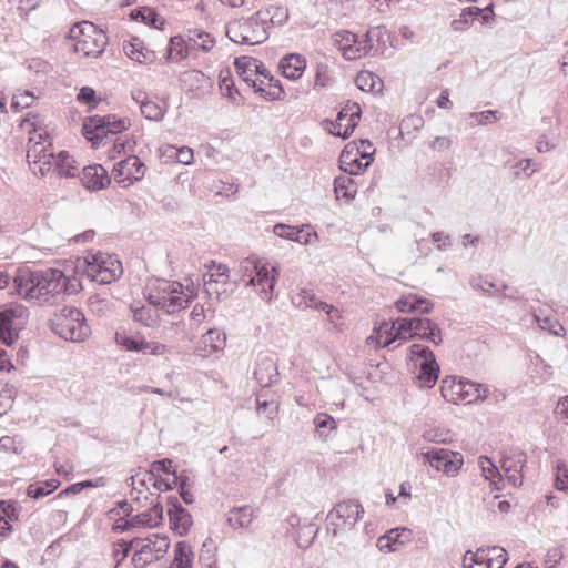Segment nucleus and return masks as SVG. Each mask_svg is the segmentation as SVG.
<instances>
[{"instance_id": "obj_41", "label": "nucleus", "mask_w": 568, "mask_h": 568, "mask_svg": "<svg viewBox=\"0 0 568 568\" xmlns=\"http://www.w3.org/2000/svg\"><path fill=\"white\" fill-rule=\"evenodd\" d=\"M219 88L221 94L227 98L232 103L240 104L242 97L240 91L236 89L234 80L229 70H222L219 74Z\"/></svg>"}, {"instance_id": "obj_60", "label": "nucleus", "mask_w": 568, "mask_h": 568, "mask_svg": "<svg viewBox=\"0 0 568 568\" xmlns=\"http://www.w3.org/2000/svg\"><path fill=\"white\" fill-rule=\"evenodd\" d=\"M499 118L500 116L498 115V112L493 110L476 112L469 115L471 123L477 125H484L487 123L495 122L499 120Z\"/></svg>"}, {"instance_id": "obj_42", "label": "nucleus", "mask_w": 568, "mask_h": 568, "mask_svg": "<svg viewBox=\"0 0 568 568\" xmlns=\"http://www.w3.org/2000/svg\"><path fill=\"white\" fill-rule=\"evenodd\" d=\"M194 552L186 541H179L174 548V557L170 568H192Z\"/></svg>"}, {"instance_id": "obj_39", "label": "nucleus", "mask_w": 568, "mask_h": 568, "mask_svg": "<svg viewBox=\"0 0 568 568\" xmlns=\"http://www.w3.org/2000/svg\"><path fill=\"white\" fill-rule=\"evenodd\" d=\"M170 526L180 536L189 532L192 526L191 515L182 507L174 506L169 510Z\"/></svg>"}, {"instance_id": "obj_52", "label": "nucleus", "mask_w": 568, "mask_h": 568, "mask_svg": "<svg viewBox=\"0 0 568 568\" xmlns=\"http://www.w3.org/2000/svg\"><path fill=\"white\" fill-rule=\"evenodd\" d=\"M154 305H143L140 308L133 311V317L136 322L142 323L145 326H151L155 324L159 320V315L154 310Z\"/></svg>"}, {"instance_id": "obj_51", "label": "nucleus", "mask_w": 568, "mask_h": 568, "mask_svg": "<svg viewBox=\"0 0 568 568\" xmlns=\"http://www.w3.org/2000/svg\"><path fill=\"white\" fill-rule=\"evenodd\" d=\"M471 284L475 288H479L488 294H496L500 290L507 288L504 283L496 282L491 276H478L471 280Z\"/></svg>"}, {"instance_id": "obj_35", "label": "nucleus", "mask_w": 568, "mask_h": 568, "mask_svg": "<svg viewBox=\"0 0 568 568\" xmlns=\"http://www.w3.org/2000/svg\"><path fill=\"white\" fill-rule=\"evenodd\" d=\"M410 537L408 529H393L377 539V547L381 551H397Z\"/></svg>"}, {"instance_id": "obj_64", "label": "nucleus", "mask_w": 568, "mask_h": 568, "mask_svg": "<svg viewBox=\"0 0 568 568\" xmlns=\"http://www.w3.org/2000/svg\"><path fill=\"white\" fill-rule=\"evenodd\" d=\"M557 418L568 427V396L561 398L555 408Z\"/></svg>"}, {"instance_id": "obj_15", "label": "nucleus", "mask_w": 568, "mask_h": 568, "mask_svg": "<svg viewBox=\"0 0 568 568\" xmlns=\"http://www.w3.org/2000/svg\"><path fill=\"white\" fill-rule=\"evenodd\" d=\"M247 263L252 265V272L254 273L251 275L250 283L256 287L263 300L270 301L278 275L277 270L262 260H247Z\"/></svg>"}, {"instance_id": "obj_55", "label": "nucleus", "mask_w": 568, "mask_h": 568, "mask_svg": "<svg viewBox=\"0 0 568 568\" xmlns=\"http://www.w3.org/2000/svg\"><path fill=\"white\" fill-rule=\"evenodd\" d=\"M140 110L146 119L153 121H159L164 115L163 106L151 100L142 101L140 104Z\"/></svg>"}, {"instance_id": "obj_38", "label": "nucleus", "mask_w": 568, "mask_h": 568, "mask_svg": "<svg viewBox=\"0 0 568 568\" xmlns=\"http://www.w3.org/2000/svg\"><path fill=\"white\" fill-rule=\"evenodd\" d=\"M258 18L267 26H281L288 19V10L282 4H271L257 12Z\"/></svg>"}, {"instance_id": "obj_40", "label": "nucleus", "mask_w": 568, "mask_h": 568, "mask_svg": "<svg viewBox=\"0 0 568 568\" xmlns=\"http://www.w3.org/2000/svg\"><path fill=\"white\" fill-rule=\"evenodd\" d=\"M192 52L189 39L182 36H174L170 39L166 58L172 62H180L186 59Z\"/></svg>"}, {"instance_id": "obj_63", "label": "nucleus", "mask_w": 568, "mask_h": 568, "mask_svg": "<svg viewBox=\"0 0 568 568\" xmlns=\"http://www.w3.org/2000/svg\"><path fill=\"white\" fill-rule=\"evenodd\" d=\"M314 424H315L316 428L320 430L326 429V428L328 430H334L336 428L335 419L332 416L324 414V413H320L315 416Z\"/></svg>"}, {"instance_id": "obj_3", "label": "nucleus", "mask_w": 568, "mask_h": 568, "mask_svg": "<svg viewBox=\"0 0 568 568\" xmlns=\"http://www.w3.org/2000/svg\"><path fill=\"white\" fill-rule=\"evenodd\" d=\"M193 297L192 290L174 281L158 278L151 281L146 286L149 303L165 310L166 313H175L186 307Z\"/></svg>"}, {"instance_id": "obj_34", "label": "nucleus", "mask_w": 568, "mask_h": 568, "mask_svg": "<svg viewBox=\"0 0 568 568\" xmlns=\"http://www.w3.org/2000/svg\"><path fill=\"white\" fill-rule=\"evenodd\" d=\"M306 68V60L301 54H288L280 62L282 74L291 80L300 79Z\"/></svg>"}, {"instance_id": "obj_44", "label": "nucleus", "mask_w": 568, "mask_h": 568, "mask_svg": "<svg viewBox=\"0 0 568 568\" xmlns=\"http://www.w3.org/2000/svg\"><path fill=\"white\" fill-rule=\"evenodd\" d=\"M254 518V509L250 506L233 508L229 513L227 521L233 528H245Z\"/></svg>"}, {"instance_id": "obj_21", "label": "nucleus", "mask_w": 568, "mask_h": 568, "mask_svg": "<svg viewBox=\"0 0 568 568\" xmlns=\"http://www.w3.org/2000/svg\"><path fill=\"white\" fill-rule=\"evenodd\" d=\"M206 272L203 275L205 291L211 295L219 296L225 292V286L230 283V271L224 264L211 261L205 265Z\"/></svg>"}, {"instance_id": "obj_27", "label": "nucleus", "mask_w": 568, "mask_h": 568, "mask_svg": "<svg viewBox=\"0 0 568 568\" xmlns=\"http://www.w3.org/2000/svg\"><path fill=\"white\" fill-rule=\"evenodd\" d=\"M125 55L141 64L152 63L155 60V52L146 48L143 40L138 37H131L123 42Z\"/></svg>"}, {"instance_id": "obj_11", "label": "nucleus", "mask_w": 568, "mask_h": 568, "mask_svg": "<svg viewBox=\"0 0 568 568\" xmlns=\"http://www.w3.org/2000/svg\"><path fill=\"white\" fill-rule=\"evenodd\" d=\"M39 285H37V302L47 301L61 292H72L75 286L65 273L58 268H48L37 272Z\"/></svg>"}, {"instance_id": "obj_6", "label": "nucleus", "mask_w": 568, "mask_h": 568, "mask_svg": "<svg viewBox=\"0 0 568 568\" xmlns=\"http://www.w3.org/2000/svg\"><path fill=\"white\" fill-rule=\"evenodd\" d=\"M170 539L164 534H152L145 538H134L130 541L133 550L132 561L143 568L148 564L164 557L170 548Z\"/></svg>"}, {"instance_id": "obj_53", "label": "nucleus", "mask_w": 568, "mask_h": 568, "mask_svg": "<svg viewBox=\"0 0 568 568\" xmlns=\"http://www.w3.org/2000/svg\"><path fill=\"white\" fill-rule=\"evenodd\" d=\"M36 101V95L28 90H18L11 100V109L14 112H19L26 108H29Z\"/></svg>"}, {"instance_id": "obj_17", "label": "nucleus", "mask_w": 568, "mask_h": 568, "mask_svg": "<svg viewBox=\"0 0 568 568\" xmlns=\"http://www.w3.org/2000/svg\"><path fill=\"white\" fill-rule=\"evenodd\" d=\"M145 172V164L136 155H129L118 162L112 169L114 181L122 187H129L135 182L141 181Z\"/></svg>"}, {"instance_id": "obj_22", "label": "nucleus", "mask_w": 568, "mask_h": 568, "mask_svg": "<svg viewBox=\"0 0 568 568\" xmlns=\"http://www.w3.org/2000/svg\"><path fill=\"white\" fill-rule=\"evenodd\" d=\"M162 521L163 508L158 504L144 513L130 517L129 519L124 520V524L118 521L115 528L120 530H125L130 527L154 528L161 525Z\"/></svg>"}, {"instance_id": "obj_20", "label": "nucleus", "mask_w": 568, "mask_h": 568, "mask_svg": "<svg viewBox=\"0 0 568 568\" xmlns=\"http://www.w3.org/2000/svg\"><path fill=\"white\" fill-rule=\"evenodd\" d=\"M115 342L119 346L129 352L151 355H163L166 353V346L164 344L155 341L148 342L143 337L131 335L125 331H118L115 333Z\"/></svg>"}, {"instance_id": "obj_37", "label": "nucleus", "mask_w": 568, "mask_h": 568, "mask_svg": "<svg viewBox=\"0 0 568 568\" xmlns=\"http://www.w3.org/2000/svg\"><path fill=\"white\" fill-rule=\"evenodd\" d=\"M334 192L336 200H343L345 203H349L355 199L357 193V184L349 174H343L335 179Z\"/></svg>"}, {"instance_id": "obj_23", "label": "nucleus", "mask_w": 568, "mask_h": 568, "mask_svg": "<svg viewBox=\"0 0 568 568\" xmlns=\"http://www.w3.org/2000/svg\"><path fill=\"white\" fill-rule=\"evenodd\" d=\"M250 88L254 89V91L262 98L270 101L280 100L284 95V90L280 83V80L274 79L267 69L262 72L261 77L254 78V81Z\"/></svg>"}, {"instance_id": "obj_54", "label": "nucleus", "mask_w": 568, "mask_h": 568, "mask_svg": "<svg viewBox=\"0 0 568 568\" xmlns=\"http://www.w3.org/2000/svg\"><path fill=\"white\" fill-rule=\"evenodd\" d=\"M396 341L413 338V318H397L393 322Z\"/></svg>"}, {"instance_id": "obj_7", "label": "nucleus", "mask_w": 568, "mask_h": 568, "mask_svg": "<svg viewBox=\"0 0 568 568\" xmlns=\"http://www.w3.org/2000/svg\"><path fill=\"white\" fill-rule=\"evenodd\" d=\"M375 148L367 140L352 141L339 155L341 169L349 175H356L372 163Z\"/></svg>"}, {"instance_id": "obj_45", "label": "nucleus", "mask_w": 568, "mask_h": 568, "mask_svg": "<svg viewBox=\"0 0 568 568\" xmlns=\"http://www.w3.org/2000/svg\"><path fill=\"white\" fill-rule=\"evenodd\" d=\"M61 483L58 479L51 478L30 484L27 488V496L30 498H42L55 491Z\"/></svg>"}, {"instance_id": "obj_43", "label": "nucleus", "mask_w": 568, "mask_h": 568, "mask_svg": "<svg viewBox=\"0 0 568 568\" xmlns=\"http://www.w3.org/2000/svg\"><path fill=\"white\" fill-rule=\"evenodd\" d=\"M357 88L364 92H381L383 88L382 79L372 71L362 70L355 78Z\"/></svg>"}, {"instance_id": "obj_13", "label": "nucleus", "mask_w": 568, "mask_h": 568, "mask_svg": "<svg viewBox=\"0 0 568 568\" xmlns=\"http://www.w3.org/2000/svg\"><path fill=\"white\" fill-rule=\"evenodd\" d=\"M28 310L21 304H10L0 310V341L12 344L28 321Z\"/></svg>"}, {"instance_id": "obj_4", "label": "nucleus", "mask_w": 568, "mask_h": 568, "mask_svg": "<svg viewBox=\"0 0 568 568\" xmlns=\"http://www.w3.org/2000/svg\"><path fill=\"white\" fill-rule=\"evenodd\" d=\"M84 272L88 277L99 284H110L123 274L122 262L114 254L89 252L84 256Z\"/></svg>"}, {"instance_id": "obj_32", "label": "nucleus", "mask_w": 568, "mask_h": 568, "mask_svg": "<svg viewBox=\"0 0 568 568\" xmlns=\"http://www.w3.org/2000/svg\"><path fill=\"white\" fill-rule=\"evenodd\" d=\"M13 282L18 295L28 301H37V285H39L37 272L20 271Z\"/></svg>"}, {"instance_id": "obj_8", "label": "nucleus", "mask_w": 568, "mask_h": 568, "mask_svg": "<svg viewBox=\"0 0 568 568\" xmlns=\"http://www.w3.org/2000/svg\"><path fill=\"white\" fill-rule=\"evenodd\" d=\"M409 358L417 371L416 377L420 387H433L439 374V365L433 352L425 345L413 344L409 347Z\"/></svg>"}, {"instance_id": "obj_24", "label": "nucleus", "mask_w": 568, "mask_h": 568, "mask_svg": "<svg viewBox=\"0 0 568 568\" xmlns=\"http://www.w3.org/2000/svg\"><path fill=\"white\" fill-rule=\"evenodd\" d=\"M226 337L220 329H209L199 339L195 352L201 357H209L224 349Z\"/></svg>"}, {"instance_id": "obj_31", "label": "nucleus", "mask_w": 568, "mask_h": 568, "mask_svg": "<svg viewBox=\"0 0 568 568\" xmlns=\"http://www.w3.org/2000/svg\"><path fill=\"white\" fill-rule=\"evenodd\" d=\"M103 121L101 115L89 116L83 121L82 134L93 148H98L108 138Z\"/></svg>"}, {"instance_id": "obj_25", "label": "nucleus", "mask_w": 568, "mask_h": 568, "mask_svg": "<svg viewBox=\"0 0 568 568\" xmlns=\"http://www.w3.org/2000/svg\"><path fill=\"white\" fill-rule=\"evenodd\" d=\"M234 65L240 79L248 87L252 85L254 78L261 77L266 69L260 60L246 55L236 58Z\"/></svg>"}, {"instance_id": "obj_28", "label": "nucleus", "mask_w": 568, "mask_h": 568, "mask_svg": "<svg viewBox=\"0 0 568 568\" xmlns=\"http://www.w3.org/2000/svg\"><path fill=\"white\" fill-rule=\"evenodd\" d=\"M81 181L89 190H102L111 183L106 170L100 165H88L82 171Z\"/></svg>"}, {"instance_id": "obj_29", "label": "nucleus", "mask_w": 568, "mask_h": 568, "mask_svg": "<svg viewBox=\"0 0 568 568\" xmlns=\"http://www.w3.org/2000/svg\"><path fill=\"white\" fill-rule=\"evenodd\" d=\"M525 464V455L523 453H516L513 456H507L501 460V468L508 483L518 487L523 484V468Z\"/></svg>"}, {"instance_id": "obj_2", "label": "nucleus", "mask_w": 568, "mask_h": 568, "mask_svg": "<svg viewBox=\"0 0 568 568\" xmlns=\"http://www.w3.org/2000/svg\"><path fill=\"white\" fill-rule=\"evenodd\" d=\"M72 52L79 59H98L105 51L109 39L106 33L90 21L74 23L68 33Z\"/></svg>"}, {"instance_id": "obj_58", "label": "nucleus", "mask_w": 568, "mask_h": 568, "mask_svg": "<svg viewBox=\"0 0 568 568\" xmlns=\"http://www.w3.org/2000/svg\"><path fill=\"white\" fill-rule=\"evenodd\" d=\"M555 487L560 491L568 493V464L558 462L555 468Z\"/></svg>"}, {"instance_id": "obj_33", "label": "nucleus", "mask_w": 568, "mask_h": 568, "mask_svg": "<svg viewBox=\"0 0 568 568\" xmlns=\"http://www.w3.org/2000/svg\"><path fill=\"white\" fill-rule=\"evenodd\" d=\"M425 338L434 344L442 342L440 329L428 318H413V338Z\"/></svg>"}, {"instance_id": "obj_19", "label": "nucleus", "mask_w": 568, "mask_h": 568, "mask_svg": "<svg viewBox=\"0 0 568 568\" xmlns=\"http://www.w3.org/2000/svg\"><path fill=\"white\" fill-rule=\"evenodd\" d=\"M426 457L432 467L448 476H456L464 465L460 453L445 448L432 449Z\"/></svg>"}, {"instance_id": "obj_57", "label": "nucleus", "mask_w": 568, "mask_h": 568, "mask_svg": "<svg viewBox=\"0 0 568 568\" xmlns=\"http://www.w3.org/2000/svg\"><path fill=\"white\" fill-rule=\"evenodd\" d=\"M334 78L332 70L326 63H318L316 67L315 87L316 88H328L333 84Z\"/></svg>"}, {"instance_id": "obj_5", "label": "nucleus", "mask_w": 568, "mask_h": 568, "mask_svg": "<svg viewBox=\"0 0 568 568\" xmlns=\"http://www.w3.org/2000/svg\"><path fill=\"white\" fill-rule=\"evenodd\" d=\"M50 322L52 331L65 341L81 342L90 334L84 315L75 307L61 308Z\"/></svg>"}, {"instance_id": "obj_1", "label": "nucleus", "mask_w": 568, "mask_h": 568, "mask_svg": "<svg viewBox=\"0 0 568 568\" xmlns=\"http://www.w3.org/2000/svg\"><path fill=\"white\" fill-rule=\"evenodd\" d=\"M20 128L29 135L27 160L34 173L41 175L54 170L61 176H74L79 165L73 156L61 151L53 153L52 141L44 119L39 114L28 113Z\"/></svg>"}, {"instance_id": "obj_61", "label": "nucleus", "mask_w": 568, "mask_h": 568, "mask_svg": "<svg viewBox=\"0 0 568 568\" xmlns=\"http://www.w3.org/2000/svg\"><path fill=\"white\" fill-rule=\"evenodd\" d=\"M0 516L9 519V524L12 521H17L19 518V511L17 509L16 503L12 500H1L0 501Z\"/></svg>"}, {"instance_id": "obj_36", "label": "nucleus", "mask_w": 568, "mask_h": 568, "mask_svg": "<svg viewBox=\"0 0 568 568\" xmlns=\"http://www.w3.org/2000/svg\"><path fill=\"white\" fill-rule=\"evenodd\" d=\"M396 342L393 322H382L367 338V344L374 347H386Z\"/></svg>"}, {"instance_id": "obj_12", "label": "nucleus", "mask_w": 568, "mask_h": 568, "mask_svg": "<svg viewBox=\"0 0 568 568\" xmlns=\"http://www.w3.org/2000/svg\"><path fill=\"white\" fill-rule=\"evenodd\" d=\"M364 508L358 500L347 499L335 505L328 513L327 519L333 527V534L352 529L363 517Z\"/></svg>"}, {"instance_id": "obj_18", "label": "nucleus", "mask_w": 568, "mask_h": 568, "mask_svg": "<svg viewBox=\"0 0 568 568\" xmlns=\"http://www.w3.org/2000/svg\"><path fill=\"white\" fill-rule=\"evenodd\" d=\"M361 113L357 103L347 102L338 112L336 120L329 123V133L342 139L349 138L361 120Z\"/></svg>"}, {"instance_id": "obj_10", "label": "nucleus", "mask_w": 568, "mask_h": 568, "mask_svg": "<svg viewBox=\"0 0 568 568\" xmlns=\"http://www.w3.org/2000/svg\"><path fill=\"white\" fill-rule=\"evenodd\" d=\"M440 394L446 402L457 405H468L481 397L478 384L455 376H446L442 379Z\"/></svg>"}, {"instance_id": "obj_9", "label": "nucleus", "mask_w": 568, "mask_h": 568, "mask_svg": "<svg viewBox=\"0 0 568 568\" xmlns=\"http://www.w3.org/2000/svg\"><path fill=\"white\" fill-rule=\"evenodd\" d=\"M227 36L236 43L254 45L264 42L268 38V30L267 26L255 13L248 19L230 23Z\"/></svg>"}, {"instance_id": "obj_30", "label": "nucleus", "mask_w": 568, "mask_h": 568, "mask_svg": "<svg viewBox=\"0 0 568 568\" xmlns=\"http://www.w3.org/2000/svg\"><path fill=\"white\" fill-rule=\"evenodd\" d=\"M293 301L298 307L304 306L325 311L331 321L338 317V310L332 305L321 302L311 288H301V291L293 297Z\"/></svg>"}, {"instance_id": "obj_49", "label": "nucleus", "mask_w": 568, "mask_h": 568, "mask_svg": "<svg viewBox=\"0 0 568 568\" xmlns=\"http://www.w3.org/2000/svg\"><path fill=\"white\" fill-rule=\"evenodd\" d=\"M106 134L119 135L131 126V120L126 116H119L116 114L103 115Z\"/></svg>"}, {"instance_id": "obj_16", "label": "nucleus", "mask_w": 568, "mask_h": 568, "mask_svg": "<svg viewBox=\"0 0 568 568\" xmlns=\"http://www.w3.org/2000/svg\"><path fill=\"white\" fill-rule=\"evenodd\" d=\"M507 561V551L501 547L479 548L464 556L465 568H503Z\"/></svg>"}, {"instance_id": "obj_46", "label": "nucleus", "mask_w": 568, "mask_h": 568, "mask_svg": "<svg viewBox=\"0 0 568 568\" xmlns=\"http://www.w3.org/2000/svg\"><path fill=\"white\" fill-rule=\"evenodd\" d=\"M135 140L129 135H118L106 151L110 160H115L126 152H132L135 148Z\"/></svg>"}, {"instance_id": "obj_26", "label": "nucleus", "mask_w": 568, "mask_h": 568, "mask_svg": "<svg viewBox=\"0 0 568 568\" xmlns=\"http://www.w3.org/2000/svg\"><path fill=\"white\" fill-rule=\"evenodd\" d=\"M395 307L400 313H429L433 308V303L415 293L403 294L396 302Z\"/></svg>"}, {"instance_id": "obj_62", "label": "nucleus", "mask_w": 568, "mask_h": 568, "mask_svg": "<svg viewBox=\"0 0 568 568\" xmlns=\"http://www.w3.org/2000/svg\"><path fill=\"white\" fill-rule=\"evenodd\" d=\"M130 550H132L130 542H126L124 540L114 542L112 545V556L116 565H119L122 560H124L128 557Z\"/></svg>"}, {"instance_id": "obj_14", "label": "nucleus", "mask_w": 568, "mask_h": 568, "mask_svg": "<svg viewBox=\"0 0 568 568\" xmlns=\"http://www.w3.org/2000/svg\"><path fill=\"white\" fill-rule=\"evenodd\" d=\"M333 42L342 57L348 61L366 57L372 49V44L367 36L359 37L346 30L334 33Z\"/></svg>"}, {"instance_id": "obj_50", "label": "nucleus", "mask_w": 568, "mask_h": 568, "mask_svg": "<svg viewBox=\"0 0 568 568\" xmlns=\"http://www.w3.org/2000/svg\"><path fill=\"white\" fill-rule=\"evenodd\" d=\"M187 38H189L192 51L193 50L209 51L214 47V43H215L213 37L210 33L202 31V30L190 31Z\"/></svg>"}, {"instance_id": "obj_59", "label": "nucleus", "mask_w": 568, "mask_h": 568, "mask_svg": "<svg viewBox=\"0 0 568 568\" xmlns=\"http://www.w3.org/2000/svg\"><path fill=\"white\" fill-rule=\"evenodd\" d=\"M78 102L85 104L89 109H94L98 106L100 99L97 98L95 91L90 87H83L80 89L78 97Z\"/></svg>"}, {"instance_id": "obj_56", "label": "nucleus", "mask_w": 568, "mask_h": 568, "mask_svg": "<svg viewBox=\"0 0 568 568\" xmlns=\"http://www.w3.org/2000/svg\"><path fill=\"white\" fill-rule=\"evenodd\" d=\"M0 450L20 455L24 450L23 440L17 436H2L0 438Z\"/></svg>"}, {"instance_id": "obj_48", "label": "nucleus", "mask_w": 568, "mask_h": 568, "mask_svg": "<svg viewBox=\"0 0 568 568\" xmlns=\"http://www.w3.org/2000/svg\"><path fill=\"white\" fill-rule=\"evenodd\" d=\"M478 464L481 469L484 478L489 481L491 488L499 490V483L503 480V478L498 468L486 456H480L478 459Z\"/></svg>"}, {"instance_id": "obj_47", "label": "nucleus", "mask_w": 568, "mask_h": 568, "mask_svg": "<svg viewBox=\"0 0 568 568\" xmlns=\"http://www.w3.org/2000/svg\"><path fill=\"white\" fill-rule=\"evenodd\" d=\"M276 375V366L270 359H265L258 363L254 371V377L256 382L263 387L270 386Z\"/></svg>"}]
</instances>
